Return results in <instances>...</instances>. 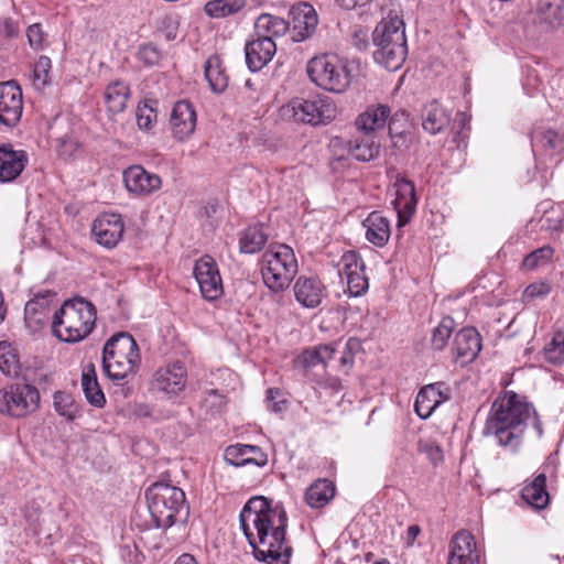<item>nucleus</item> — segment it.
I'll use <instances>...</instances> for the list:
<instances>
[{"label":"nucleus","mask_w":564,"mask_h":564,"mask_svg":"<svg viewBox=\"0 0 564 564\" xmlns=\"http://www.w3.org/2000/svg\"><path fill=\"white\" fill-rule=\"evenodd\" d=\"M156 111L148 102L140 104L135 111L137 124L141 130H150L156 122Z\"/></svg>","instance_id":"obj_47"},{"label":"nucleus","mask_w":564,"mask_h":564,"mask_svg":"<svg viewBox=\"0 0 564 564\" xmlns=\"http://www.w3.org/2000/svg\"><path fill=\"white\" fill-rule=\"evenodd\" d=\"M239 522L258 556L270 564H289L292 547L285 539L288 516L281 505L271 506L262 496L252 497L241 510Z\"/></svg>","instance_id":"obj_1"},{"label":"nucleus","mask_w":564,"mask_h":564,"mask_svg":"<svg viewBox=\"0 0 564 564\" xmlns=\"http://www.w3.org/2000/svg\"><path fill=\"white\" fill-rule=\"evenodd\" d=\"M481 349L479 333L473 327L460 329L453 341V354L462 364L473 361Z\"/></svg>","instance_id":"obj_23"},{"label":"nucleus","mask_w":564,"mask_h":564,"mask_svg":"<svg viewBox=\"0 0 564 564\" xmlns=\"http://www.w3.org/2000/svg\"><path fill=\"white\" fill-rule=\"evenodd\" d=\"M372 42L376 46L373 59L388 70L399 69L405 62L408 45L405 24L398 15L382 19L372 32Z\"/></svg>","instance_id":"obj_3"},{"label":"nucleus","mask_w":564,"mask_h":564,"mask_svg":"<svg viewBox=\"0 0 564 564\" xmlns=\"http://www.w3.org/2000/svg\"><path fill=\"white\" fill-rule=\"evenodd\" d=\"M247 0H210L205 4V12L210 18L223 19L240 12Z\"/></svg>","instance_id":"obj_38"},{"label":"nucleus","mask_w":564,"mask_h":564,"mask_svg":"<svg viewBox=\"0 0 564 564\" xmlns=\"http://www.w3.org/2000/svg\"><path fill=\"white\" fill-rule=\"evenodd\" d=\"M148 508L158 528L172 527L180 514H188L184 491L175 486L155 482L145 491Z\"/></svg>","instance_id":"obj_6"},{"label":"nucleus","mask_w":564,"mask_h":564,"mask_svg":"<svg viewBox=\"0 0 564 564\" xmlns=\"http://www.w3.org/2000/svg\"><path fill=\"white\" fill-rule=\"evenodd\" d=\"M361 350V341L358 338H349L344 346L340 356V365L346 368H350L354 365V358L356 354Z\"/></svg>","instance_id":"obj_49"},{"label":"nucleus","mask_w":564,"mask_h":564,"mask_svg":"<svg viewBox=\"0 0 564 564\" xmlns=\"http://www.w3.org/2000/svg\"><path fill=\"white\" fill-rule=\"evenodd\" d=\"M551 291V286L546 282H534L528 285L523 292V300L530 301L546 296Z\"/></svg>","instance_id":"obj_53"},{"label":"nucleus","mask_w":564,"mask_h":564,"mask_svg":"<svg viewBox=\"0 0 564 564\" xmlns=\"http://www.w3.org/2000/svg\"><path fill=\"white\" fill-rule=\"evenodd\" d=\"M28 163V155L23 150H13L8 144L0 145V182L10 183L14 181Z\"/></svg>","instance_id":"obj_22"},{"label":"nucleus","mask_w":564,"mask_h":564,"mask_svg":"<svg viewBox=\"0 0 564 564\" xmlns=\"http://www.w3.org/2000/svg\"><path fill=\"white\" fill-rule=\"evenodd\" d=\"M256 30L260 36L281 37L290 29V23L283 18L262 13L256 21Z\"/></svg>","instance_id":"obj_34"},{"label":"nucleus","mask_w":564,"mask_h":564,"mask_svg":"<svg viewBox=\"0 0 564 564\" xmlns=\"http://www.w3.org/2000/svg\"><path fill=\"white\" fill-rule=\"evenodd\" d=\"M170 126L173 137L178 141L188 139L196 128V111L187 100L177 101L171 112Z\"/></svg>","instance_id":"obj_16"},{"label":"nucleus","mask_w":564,"mask_h":564,"mask_svg":"<svg viewBox=\"0 0 564 564\" xmlns=\"http://www.w3.org/2000/svg\"><path fill=\"white\" fill-rule=\"evenodd\" d=\"M174 564H198L195 557L188 553L182 554Z\"/></svg>","instance_id":"obj_64"},{"label":"nucleus","mask_w":564,"mask_h":564,"mask_svg":"<svg viewBox=\"0 0 564 564\" xmlns=\"http://www.w3.org/2000/svg\"><path fill=\"white\" fill-rule=\"evenodd\" d=\"M564 220V215L562 212H556L555 209H551L544 214L541 219V228L549 231L554 232L558 231L562 227Z\"/></svg>","instance_id":"obj_50"},{"label":"nucleus","mask_w":564,"mask_h":564,"mask_svg":"<svg viewBox=\"0 0 564 564\" xmlns=\"http://www.w3.org/2000/svg\"><path fill=\"white\" fill-rule=\"evenodd\" d=\"M451 122V115L448 111L433 100L424 106L422 110V127L431 133L436 134L443 131Z\"/></svg>","instance_id":"obj_28"},{"label":"nucleus","mask_w":564,"mask_h":564,"mask_svg":"<svg viewBox=\"0 0 564 564\" xmlns=\"http://www.w3.org/2000/svg\"><path fill=\"white\" fill-rule=\"evenodd\" d=\"M349 153L360 162L372 161L380 153V141L376 134L364 133L349 141Z\"/></svg>","instance_id":"obj_29"},{"label":"nucleus","mask_w":564,"mask_h":564,"mask_svg":"<svg viewBox=\"0 0 564 564\" xmlns=\"http://www.w3.org/2000/svg\"><path fill=\"white\" fill-rule=\"evenodd\" d=\"M522 498L535 509L544 508L549 502L546 476L544 474H539L531 484L527 485L522 489Z\"/></svg>","instance_id":"obj_33"},{"label":"nucleus","mask_w":564,"mask_h":564,"mask_svg":"<svg viewBox=\"0 0 564 564\" xmlns=\"http://www.w3.org/2000/svg\"><path fill=\"white\" fill-rule=\"evenodd\" d=\"M227 404L226 397L216 389L205 391L202 406L210 414L221 413Z\"/></svg>","instance_id":"obj_45"},{"label":"nucleus","mask_w":564,"mask_h":564,"mask_svg":"<svg viewBox=\"0 0 564 564\" xmlns=\"http://www.w3.org/2000/svg\"><path fill=\"white\" fill-rule=\"evenodd\" d=\"M390 112L391 110L387 105L370 106L358 116L356 127L362 133L376 134L377 130L386 126Z\"/></svg>","instance_id":"obj_25"},{"label":"nucleus","mask_w":564,"mask_h":564,"mask_svg":"<svg viewBox=\"0 0 564 564\" xmlns=\"http://www.w3.org/2000/svg\"><path fill=\"white\" fill-rule=\"evenodd\" d=\"M76 149H77V142L74 141L72 138L58 139L57 150H58L59 155L70 156Z\"/></svg>","instance_id":"obj_59"},{"label":"nucleus","mask_w":564,"mask_h":564,"mask_svg":"<svg viewBox=\"0 0 564 564\" xmlns=\"http://www.w3.org/2000/svg\"><path fill=\"white\" fill-rule=\"evenodd\" d=\"M25 316L31 317V315H35L34 319L36 323L43 322L45 317V308L40 303L39 299L29 301L25 305Z\"/></svg>","instance_id":"obj_56"},{"label":"nucleus","mask_w":564,"mask_h":564,"mask_svg":"<svg viewBox=\"0 0 564 564\" xmlns=\"http://www.w3.org/2000/svg\"><path fill=\"white\" fill-rule=\"evenodd\" d=\"M529 422L541 437L542 423L533 405L516 392L506 391L492 403L484 435L494 436L498 445L516 452L522 443L524 429Z\"/></svg>","instance_id":"obj_2"},{"label":"nucleus","mask_w":564,"mask_h":564,"mask_svg":"<svg viewBox=\"0 0 564 564\" xmlns=\"http://www.w3.org/2000/svg\"><path fill=\"white\" fill-rule=\"evenodd\" d=\"M51 66L52 62L47 56H40L33 70L34 80L42 86L46 85Z\"/></svg>","instance_id":"obj_52"},{"label":"nucleus","mask_w":564,"mask_h":564,"mask_svg":"<svg viewBox=\"0 0 564 564\" xmlns=\"http://www.w3.org/2000/svg\"><path fill=\"white\" fill-rule=\"evenodd\" d=\"M250 464L263 467L268 464V455L258 446V452H250Z\"/></svg>","instance_id":"obj_60"},{"label":"nucleus","mask_w":564,"mask_h":564,"mask_svg":"<svg viewBox=\"0 0 564 564\" xmlns=\"http://www.w3.org/2000/svg\"><path fill=\"white\" fill-rule=\"evenodd\" d=\"M283 116L312 126L327 124L336 118V105L327 97L294 98L282 108Z\"/></svg>","instance_id":"obj_9"},{"label":"nucleus","mask_w":564,"mask_h":564,"mask_svg":"<svg viewBox=\"0 0 564 564\" xmlns=\"http://www.w3.org/2000/svg\"><path fill=\"white\" fill-rule=\"evenodd\" d=\"M319 357L321 352L318 346H316L314 348L304 350L300 356V359L305 368H310L317 366L322 362Z\"/></svg>","instance_id":"obj_57"},{"label":"nucleus","mask_w":564,"mask_h":564,"mask_svg":"<svg viewBox=\"0 0 564 564\" xmlns=\"http://www.w3.org/2000/svg\"><path fill=\"white\" fill-rule=\"evenodd\" d=\"M250 452H258V446L247 444L229 445L224 453V459L227 464L240 467L250 464Z\"/></svg>","instance_id":"obj_39"},{"label":"nucleus","mask_w":564,"mask_h":564,"mask_svg":"<svg viewBox=\"0 0 564 564\" xmlns=\"http://www.w3.org/2000/svg\"><path fill=\"white\" fill-rule=\"evenodd\" d=\"M124 225L119 214L104 213L93 223L91 235L95 241L108 249L118 245L122 239Z\"/></svg>","instance_id":"obj_12"},{"label":"nucleus","mask_w":564,"mask_h":564,"mask_svg":"<svg viewBox=\"0 0 564 564\" xmlns=\"http://www.w3.org/2000/svg\"><path fill=\"white\" fill-rule=\"evenodd\" d=\"M420 532H421V529L416 524L410 525L408 528V530H406V538H405L408 546H411L413 544V542L415 541V539L417 538Z\"/></svg>","instance_id":"obj_62"},{"label":"nucleus","mask_w":564,"mask_h":564,"mask_svg":"<svg viewBox=\"0 0 564 564\" xmlns=\"http://www.w3.org/2000/svg\"><path fill=\"white\" fill-rule=\"evenodd\" d=\"M366 239L376 247H384L390 238V223L379 212H372L362 221Z\"/></svg>","instance_id":"obj_26"},{"label":"nucleus","mask_w":564,"mask_h":564,"mask_svg":"<svg viewBox=\"0 0 564 564\" xmlns=\"http://www.w3.org/2000/svg\"><path fill=\"white\" fill-rule=\"evenodd\" d=\"M338 273L340 276H349L358 271L365 270V262L356 251L345 252L339 261Z\"/></svg>","instance_id":"obj_43"},{"label":"nucleus","mask_w":564,"mask_h":564,"mask_svg":"<svg viewBox=\"0 0 564 564\" xmlns=\"http://www.w3.org/2000/svg\"><path fill=\"white\" fill-rule=\"evenodd\" d=\"M40 393L30 384H11L0 390V412L23 417L39 406Z\"/></svg>","instance_id":"obj_10"},{"label":"nucleus","mask_w":564,"mask_h":564,"mask_svg":"<svg viewBox=\"0 0 564 564\" xmlns=\"http://www.w3.org/2000/svg\"><path fill=\"white\" fill-rule=\"evenodd\" d=\"M448 561L479 557L475 538L467 531H458L451 541Z\"/></svg>","instance_id":"obj_30"},{"label":"nucleus","mask_w":564,"mask_h":564,"mask_svg":"<svg viewBox=\"0 0 564 564\" xmlns=\"http://www.w3.org/2000/svg\"><path fill=\"white\" fill-rule=\"evenodd\" d=\"M205 77L215 93H223L228 86V76L223 62L217 55L210 56L205 63Z\"/></svg>","instance_id":"obj_35"},{"label":"nucleus","mask_w":564,"mask_h":564,"mask_svg":"<svg viewBox=\"0 0 564 564\" xmlns=\"http://www.w3.org/2000/svg\"><path fill=\"white\" fill-rule=\"evenodd\" d=\"M123 181L127 189L135 195L147 196L162 185L161 177L158 174L149 173L141 165H133L123 172Z\"/></svg>","instance_id":"obj_17"},{"label":"nucleus","mask_w":564,"mask_h":564,"mask_svg":"<svg viewBox=\"0 0 564 564\" xmlns=\"http://www.w3.org/2000/svg\"><path fill=\"white\" fill-rule=\"evenodd\" d=\"M187 371L183 362L174 361L160 367L152 378V388L166 394L176 395L185 389Z\"/></svg>","instance_id":"obj_13"},{"label":"nucleus","mask_w":564,"mask_h":564,"mask_svg":"<svg viewBox=\"0 0 564 564\" xmlns=\"http://www.w3.org/2000/svg\"><path fill=\"white\" fill-rule=\"evenodd\" d=\"M95 306L83 297L65 301L55 313L52 323L54 335L65 343H78L94 329Z\"/></svg>","instance_id":"obj_4"},{"label":"nucleus","mask_w":564,"mask_h":564,"mask_svg":"<svg viewBox=\"0 0 564 564\" xmlns=\"http://www.w3.org/2000/svg\"><path fill=\"white\" fill-rule=\"evenodd\" d=\"M267 241L268 235L262 226H250L240 234L239 249L243 253H256L264 247Z\"/></svg>","instance_id":"obj_36"},{"label":"nucleus","mask_w":564,"mask_h":564,"mask_svg":"<svg viewBox=\"0 0 564 564\" xmlns=\"http://www.w3.org/2000/svg\"><path fill=\"white\" fill-rule=\"evenodd\" d=\"M140 362L138 344L130 334L118 333L106 341L102 350V369L112 381L123 380L134 373Z\"/></svg>","instance_id":"obj_5"},{"label":"nucleus","mask_w":564,"mask_h":564,"mask_svg":"<svg viewBox=\"0 0 564 564\" xmlns=\"http://www.w3.org/2000/svg\"><path fill=\"white\" fill-rule=\"evenodd\" d=\"M318 349L321 352V364H326L329 359L333 358L334 354L336 352V347L330 344L319 345Z\"/></svg>","instance_id":"obj_61"},{"label":"nucleus","mask_w":564,"mask_h":564,"mask_svg":"<svg viewBox=\"0 0 564 564\" xmlns=\"http://www.w3.org/2000/svg\"><path fill=\"white\" fill-rule=\"evenodd\" d=\"M82 387L87 401L97 406L102 408L106 403V398L99 387L96 368L94 364H88L82 375Z\"/></svg>","instance_id":"obj_31"},{"label":"nucleus","mask_w":564,"mask_h":564,"mask_svg":"<svg viewBox=\"0 0 564 564\" xmlns=\"http://www.w3.org/2000/svg\"><path fill=\"white\" fill-rule=\"evenodd\" d=\"M26 37L31 47L35 50L42 48L45 42L42 25L39 23L30 25L26 30Z\"/></svg>","instance_id":"obj_54"},{"label":"nucleus","mask_w":564,"mask_h":564,"mask_svg":"<svg viewBox=\"0 0 564 564\" xmlns=\"http://www.w3.org/2000/svg\"><path fill=\"white\" fill-rule=\"evenodd\" d=\"M276 45L270 36H258L245 46L246 64L251 72L262 69L272 59Z\"/></svg>","instance_id":"obj_19"},{"label":"nucleus","mask_w":564,"mask_h":564,"mask_svg":"<svg viewBox=\"0 0 564 564\" xmlns=\"http://www.w3.org/2000/svg\"><path fill=\"white\" fill-rule=\"evenodd\" d=\"M451 399V389L444 382L423 387L415 399L414 410L421 419H427L435 409Z\"/></svg>","instance_id":"obj_15"},{"label":"nucleus","mask_w":564,"mask_h":564,"mask_svg":"<svg viewBox=\"0 0 564 564\" xmlns=\"http://www.w3.org/2000/svg\"><path fill=\"white\" fill-rule=\"evenodd\" d=\"M455 122L458 124L459 130L457 131V135H462L463 131L467 127L469 119L467 118L466 113L458 112L455 119Z\"/></svg>","instance_id":"obj_63"},{"label":"nucleus","mask_w":564,"mask_h":564,"mask_svg":"<svg viewBox=\"0 0 564 564\" xmlns=\"http://www.w3.org/2000/svg\"><path fill=\"white\" fill-rule=\"evenodd\" d=\"M335 496V486L328 479H318L312 484L306 492L305 499L312 508L326 506Z\"/></svg>","instance_id":"obj_32"},{"label":"nucleus","mask_w":564,"mask_h":564,"mask_svg":"<svg viewBox=\"0 0 564 564\" xmlns=\"http://www.w3.org/2000/svg\"><path fill=\"white\" fill-rule=\"evenodd\" d=\"M347 291L351 296L362 295L369 288L368 278L364 271H358L346 278Z\"/></svg>","instance_id":"obj_48"},{"label":"nucleus","mask_w":564,"mask_h":564,"mask_svg":"<svg viewBox=\"0 0 564 564\" xmlns=\"http://www.w3.org/2000/svg\"><path fill=\"white\" fill-rule=\"evenodd\" d=\"M395 198L394 209L398 214V227L406 225L416 208V196L414 184L406 178H398L394 183Z\"/></svg>","instance_id":"obj_18"},{"label":"nucleus","mask_w":564,"mask_h":564,"mask_svg":"<svg viewBox=\"0 0 564 564\" xmlns=\"http://www.w3.org/2000/svg\"><path fill=\"white\" fill-rule=\"evenodd\" d=\"M536 17L545 30H555L564 24V0H539Z\"/></svg>","instance_id":"obj_27"},{"label":"nucleus","mask_w":564,"mask_h":564,"mask_svg":"<svg viewBox=\"0 0 564 564\" xmlns=\"http://www.w3.org/2000/svg\"><path fill=\"white\" fill-rule=\"evenodd\" d=\"M18 34V24L11 18L0 19V37L11 39Z\"/></svg>","instance_id":"obj_58"},{"label":"nucleus","mask_w":564,"mask_h":564,"mask_svg":"<svg viewBox=\"0 0 564 564\" xmlns=\"http://www.w3.org/2000/svg\"><path fill=\"white\" fill-rule=\"evenodd\" d=\"M297 273L294 251L286 245L271 246L262 256L261 274L264 284L273 292L286 290Z\"/></svg>","instance_id":"obj_7"},{"label":"nucleus","mask_w":564,"mask_h":564,"mask_svg":"<svg viewBox=\"0 0 564 564\" xmlns=\"http://www.w3.org/2000/svg\"><path fill=\"white\" fill-rule=\"evenodd\" d=\"M295 300L306 308L317 307L326 297V289L316 276L301 275L293 286Z\"/></svg>","instance_id":"obj_20"},{"label":"nucleus","mask_w":564,"mask_h":564,"mask_svg":"<svg viewBox=\"0 0 564 564\" xmlns=\"http://www.w3.org/2000/svg\"><path fill=\"white\" fill-rule=\"evenodd\" d=\"M545 359L553 365L564 362V332H557L550 344L544 347Z\"/></svg>","instance_id":"obj_44"},{"label":"nucleus","mask_w":564,"mask_h":564,"mask_svg":"<svg viewBox=\"0 0 564 564\" xmlns=\"http://www.w3.org/2000/svg\"><path fill=\"white\" fill-rule=\"evenodd\" d=\"M553 256V249L549 246L539 248L529 253L522 261V265L527 270H534L539 265H543L550 261Z\"/></svg>","instance_id":"obj_46"},{"label":"nucleus","mask_w":564,"mask_h":564,"mask_svg":"<svg viewBox=\"0 0 564 564\" xmlns=\"http://www.w3.org/2000/svg\"><path fill=\"white\" fill-rule=\"evenodd\" d=\"M532 147L534 153L544 156L550 163L557 164L562 159L563 139L553 130H546L536 134L533 138Z\"/></svg>","instance_id":"obj_24"},{"label":"nucleus","mask_w":564,"mask_h":564,"mask_svg":"<svg viewBox=\"0 0 564 564\" xmlns=\"http://www.w3.org/2000/svg\"><path fill=\"white\" fill-rule=\"evenodd\" d=\"M22 110L21 88L13 80L0 83V122L14 127L21 119Z\"/></svg>","instance_id":"obj_14"},{"label":"nucleus","mask_w":564,"mask_h":564,"mask_svg":"<svg viewBox=\"0 0 564 564\" xmlns=\"http://www.w3.org/2000/svg\"><path fill=\"white\" fill-rule=\"evenodd\" d=\"M53 400L56 412L66 417V420L74 421L79 416V405L70 394L64 391H57L54 393Z\"/></svg>","instance_id":"obj_40"},{"label":"nucleus","mask_w":564,"mask_h":564,"mask_svg":"<svg viewBox=\"0 0 564 564\" xmlns=\"http://www.w3.org/2000/svg\"><path fill=\"white\" fill-rule=\"evenodd\" d=\"M193 274L205 300L215 301L223 295L224 284L214 258L206 254L196 260Z\"/></svg>","instance_id":"obj_11"},{"label":"nucleus","mask_w":564,"mask_h":564,"mask_svg":"<svg viewBox=\"0 0 564 564\" xmlns=\"http://www.w3.org/2000/svg\"><path fill=\"white\" fill-rule=\"evenodd\" d=\"M307 74L317 86L337 94L344 93L351 83L347 62L334 54L312 58L307 65Z\"/></svg>","instance_id":"obj_8"},{"label":"nucleus","mask_w":564,"mask_h":564,"mask_svg":"<svg viewBox=\"0 0 564 564\" xmlns=\"http://www.w3.org/2000/svg\"><path fill=\"white\" fill-rule=\"evenodd\" d=\"M290 14L292 15V33L294 41H304L314 33L318 19L311 4L306 2L297 3L291 8Z\"/></svg>","instance_id":"obj_21"},{"label":"nucleus","mask_w":564,"mask_h":564,"mask_svg":"<svg viewBox=\"0 0 564 564\" xmlns=\"http://www.w3.org/2000/svg\"><path fill=\"white\" fill-rule=\"evenodd\" d=\"M0 370L6 376L17 375L19 371V358L11 346L7 341L0 343Z\"/></svg>","instance_id":"obj_41"},{"label":"nucleus","mask_w":564,"mask_h":564,"mask_svg":"<svg viewBox=\"0 0 564 564\" xmlns=\"http://www.w3.org/2000/svg\"><path fill=\"white\" fill-rule=\"evenodd\" d=\"M139 57L147 65H154L160 61V52L152 44L143 45L139 51Z\"/></svg>","instance_id":"obj_55"},{"label":"nucleus","mask_w":564,"mask_h":564,"mask_svg":"<svg viewBox=\"0 0 564 564\" xmlns=\"http://www.w3.org/2000/svg\"><path fill=\"white\" fill-rule=\"evenodd\" d=\"M129 97V88L123 82L110 84L105 91V100L108 111L119 113L124 110Z\"/></svg>","instance_id":"obj_37"},{"label":"nucleus","mask_w":564,"mask_h":564,"mask_svg":"<svg viewBox=\"0 0 564 564\" xmlns=\"http://www.w3.org/2000/svg\"><path fill=\"white\" fill-rule=\"evenodd\" d=\"M455 322L452 317L446 316L442 318L440 324L433 329L432 334V346L436 350H442L447 345L448 338L451 337Z\"/></svg>","instance_id":"obj_42"},{"label":"nucleus","mask_w":564,"mask_h":564,"mask_svg":"<svg viewBox=\"0 0 564 564\" xmlns=\"http://www.w3.org/2000/svg\"><path fill=\"white\" fill-rule=\"evenodd\" d=\"M267 406L274 413H280L286 409V401L282 398V392L278 388H270L265 397Z\"/></svg>","instance_id":"obj_51"}]
</instances>
